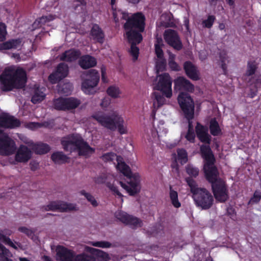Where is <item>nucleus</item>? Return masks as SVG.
Returning a JSON list of instances; mask_svg holds the SVG:
<instances>
[{"mask_svg": "<svg viewBox=\"0 0 261 261\" xmlns=\"http://www.w3.org/2000/svg\"><path fill=\"white\" fill-rule=\"evenodd\" d=\"M87 78L82 82V90L87 94H93L97 91L96 87L99 81V75L95 69L87 72Z\"/></svg>", "mask_w": 261, "mask_h": 261, "instance_id": "nucleus-8", "label": "nucleus"}, {"mask_svg": "<svg viewBox=\"0 0 261 261\" xmlns=\"http://www.w3.org/2000/svg\"><path fill=\"white\" fill-rule=\"evenodd\" d=\"M113 15L116 22H118L120 19L126 20L123 26L125 31L124 36L130 44L128 52L133 60L135 61L139 54V49L136 45L142 40V36L140 33L145 29V17L141 12L134 13L129 16L127 13L121 10H115L113 12Z\"/></svg>", "mask_w": 261, "mask_h": 261, "instance_id": "nucleus-1", "label": "nucleus"}, {"mask_svg": "<svg viewBox=\"0 0 261 261\" xmlns=\"http://www.w3.org/2000/svg\"><path fill=\"white\" fill-rule=\"evenodd\" d=\"M108 94L113 98H117L120 93L119 88L114 86H111L107 89Z\"/></svg>", "mask_w": 261, "mask_h": 261, "instance_id": "nucleus-45", "label": "nucleus"}, {"mask_svg": "<svg viewBox=\"0 0 261 261\" xmlns=\"http://www.w3.org/2000/svg\"><path fill=\"white\" fill-rule=\"evenodd\" d=\"M21 44L20 39H11L0 44V50L17 48L21 46Z\"/></svg>", "mask_w": 261, "mask_h": 261, "instance_id": "nucleus-27", "label": "nucleus"}, {"mask_svg": "<svg viewBox=\"0 0 261 261\" xmlns=\"http://www.w3.org/2000/svg\"><path fill=\"white\" fill-rule=\"evenodd\" d=\"M117 169L126 177V182L119 181L120 186L130 196H134L141 191L140 176L138 173L133 174L130 167L124 162L117 159Z\"/></svg>", "mask_w": 261, "mask_h": 261, "instance_id": "nucleus-3", "label": "nucleus"}, {"mask_svg": "<svg viewBox=\"0 0 261 261\" xmlns=\"http://www.w3.org/2000/svg\"><path fill=\"white\" fill-rule=\"evenodd\" d=\"M54 19V17L51 15H48V16H43L39 18L38 19L36 20L34 24H36L37 23V25L38 24H44L46 22L49 21L50 20H52Z\"/></svg>", "mask_w": 261, "mask_h": 261, "instance_id": "nucleus-46", "label": "nucleus"}, {"mask_svg": "<svg viewBox=\"0 0 261 261\" xmlns=\"http://www.w3.org/2000/svg\"><path fill=\"white\" fill-rule=\"evenodd\" d=\"M211 187L216 201L224 203L229 199L228 189L225 181L222 179L212 184Z\"/></svg>", "mask_w": 261, "mask_h": 261, "instance_id": "nucleus-9", "label": "nucleus"}, {"mask_svg": "<svg viewBox=\"0 0 261 261\" xmlns=\"http://www.w3.org/2000/svg\"><path fill=\"white\" fill-rule=\"evenodd\" d=\"M200 150L201 156L205 161L203 169L206 179L211 184L221 179L219 177L218 169L214 165L215 158L210 146L202 145L200 147Z\"/></svg>", "mask_w": 261, "mask_h": 261, "instance_id": "nucleus-7", "label": "nucleus"}, {"mask_svg": "<svg viewBox=\"0 0 261 261\" xmlns=\"http://www.w3.org/2000/svg\"><path fill=\"white\" fill-rule=\"evenodd\" d=\"M46 211H59L60 212H67L72 211H76V205L73 203H68L62 201H53L48 204L44 206Z\"/></svg>", "mask_w": 261, "mask_h": 261, "instance_id": "nucleus-12", "label": "nucleus"}, {"mask_svg": "<svg viewBox=\"0 0 261 261\" xmlns=\"http://www.w3.org/2000/svg\"><path fill=\"white\" fill-rule=\"evenodd\" d=\"M79 64L82 68L87 69L94 66L96 64V61L94 58L87 55L80 59Z\"/></svg>", "mask_w": 261, "mask_h": 261, "instance_id": "nucleus-25", "label": "nucleus"}, {"mask_svg": "<svg viewBox=\"0 0 261 261\" xmlns=\"http://www.w3.org/2000/svg\"><path fill=\"white\" fill-rule=\"evenodd\" d=\"M153 89L159 91L153 93V104L154 108L158 109L164 104L165 99L163 95L167 98H170L172 95L171 78L167 73L159 75L153 83Z\"/></svg>", "mask_w": 261, "mask_h": 261, "instance_id": "nucleus-4", "label": "nucleus"}, {"mask_svg": "<svg viewBox=\"0 0 261 261\" xmlns=\"http://www.w3.org/2000/svg\"><path fill=\"white\" fill-rule=\"evenodd\" d=\"M107 176L105 175H101L95 178V182L98 184H102L106 182Z\"/></svg>", "mask_w": 261, "mask_h": 261, "instance_id": "nucleus-56", "label": "nucleus"}, {"mask_svg": "<svg viewBox=\"0 0 261 261\" xmlns=\"http://www.w3.org/2000/svg\"><path fill=\"white\" fill-rule=\"evenodd\" d=\"M50 125V123L48 122H44L43 123L39 122H28L25 123L24 124V126L26 128H28L31 130H35L38 128H40L42 126H44L46 127H49Z\"/></svg>", "mask_w": 261, "mask_h": 261, "instance_id": "nucleus-36", "label": "nucleus"}, {"mask_svg": "<svg viewBox=\"0 0 261 261\" xmlns=\"http://www.w3.org/2000/svg\"><path fill=\"white\" fill-rule=\"evenodd\" d=\"M92 116L102 126L114 131L116 129V124L120 115H92Z\"/></svg>", "mask_w": 261, "mask_h": 261, "instance_id": "nucleus-14", "label": "nucleus"}, {"mask_svg": "<svg viewBox=\"0 0 261 261\" xmlns=\"http://www.w3.org/2000/svg\"><path fill=\"white\" fill-rule=\"evenodd\" d=\"M164 43L162 39L160 37H157L154 46H163Z\"/></svg>", "mask_w": 261, "mask_h": 261, "instance_id": "nucleus-61", "label": "nucleus"}, {"mask_svg": "<svg viewBox=\"0 0 261 261\" xmlns=\"http://www.w3.org/2000/svg\"><path fill=\"white\" fill-rule=\"evenodd\" d=\"M32 153L30 149L26 146H20L15 154V159L17 162L24 163L28 162L31 158Z\"/></svg>", "mask_w": 261, "mask_h": 261, "instance_id": "nucleus-21", "label": "nucleus"}, {"mask_svg": "<svg viewBox=\"0 0 261 261\" xmlns=\"http://www.w3.org/2000/svg\"><path fill=\"white\" fill-rule=\"evenodd\" d=\"M16 150L15 141L7 134H4L0 137V154L10 155Z\"/></svg>", "mask_w": 261, "mask_h": 261, "instance_id": "nucleus-10", "label": "nucleus"}, {"mask_svg": "<svg viewBox=\"0 0 261 261\" xmlns=\"http://www.w3.org/2000/svg\"><path fill=\"white\" fill-rule=\"evenodd\" d=\"M111 103V99L109 97L104 98L101 102L100 103V106L102 108H107Z\"/></svg>", "mask_w": 261, "mask_h": 261, "instance_id": "nucleus-58", "label": "nucleus"}, {"mask_svg": "<svg viewBox=\"0 0 261 261\" xmlns=\"http://www.w3.org/2000/svg\"><path fill=\"white\" fill-rule=\"evenodd\" d=\"M81 54L80 51L75 49H69L65 51L60 56V60L66 62H72L76 60Z\"/></svg>", "mask_w": 261, "mask_h": 261, "instance_id": "nucleus-23", "label": "nucleus"}, {"mask_svg": "<svg viewBox=\"0 0 261 261\" xmlns=\"http://www.w3.org/2000/svg\"><path fill=\"white\" fill-rule=\"evenodd\" d=\"M42 89L37 88L34 90V93L32 97L31 101L34 103H37L42 101L45 97V94Z\"/></svg>", "mask_w": 261, "mask_h": 261, "instance_id": "nucleus-34", "label": "nucleus"}, {"mask_svg": "<svg viewBox=\"0 0 261 261\" xmlns=\"http://www.w3.org/2000/svg\"><path fill=\"white\" fill-rule=\"evenodd\" d=\"M0 256L1 258L7 257H11L12 256L10 251L7 249L4 245H2L0 247Z\"/></svg>", "mask_w": 261, "mask_h": 261, "instance_id": "nucleus-51", "label": "nucleus"}, {"mask_svg": "<svg viewBox=\"0 0 261 261\" xmlns=\"http://www.w3.org/2000/svg\"><path fill=\"white\" fill-rule=\"evenodd\" d=\"M123 123L124 120L122 117L120 116L118 120H117L116 125V129H118V131L121 135L127 133L126 127L124 126Z\"/></svg>", "mask_w": 261, "mask_h": 261, "instance_id": "nucleus-41", "label": "nucleus"}, {"mask_svg": "<svg viewBox=\"0 0 261 261\" xmlns=\"http://www.w3.org/2000/svg\"><path fill=\"white\" fill-rule=\"evenodd\" d=\"M51 159L55 163L62 164L67 163L69 158L62 152L57 151L52 154Z\"/></svg>", "mask_w": 261, "mask_h": 261, "instance_id": "nucleus-28", "label": "nucleus"}, {"mask_svg": "<svg viewBox=\"0 0 261 261\" xmlns=\"http://www.w3.org/2000/svg\"><path fill=\"white\" fill-rule=\"evenodd\" d=\"M164 38L165 41L174 49L178 50L181 49L182 43L176 31L172 29L166 30L164 33Z\"/></svg>", "mask_w": 261, "mask_h": 261, "instance_id": "nucleus-15", "label": "nucleus"}, {"mask_svg": "<svg viewBox=\"0 0 261 261\" xmlns=\"http://www.w3.org/2000/svg\"><path fill=\"white\" fill-rule=\"evenodd\" d=\"M261 199V192L256 190L253 196L251 198L249 203H257L259 202Z\"/></svg>", "mask_w": 261, "mask_h": 261, "instance_id": "nucleus-50", "label": "nucleus"}, {"mask_svg": "<svg viewBox=\"0 0 261 261\" xmlns=\"http://www.w3.org/2000/svg\"><path fill=\"white\" fill-rule=\"evenodd\" d=\"M12 232L11 230L5 229L4 230H0V241L3 242L6 245H8L15 250L17 249V247L14 244L11 240L6 235L10 236Z\"/></svg>", "mask_w": 261, "mask_h": 261, "instance_id": "nucleus-26", "label": "nucleus"}, {"mask_svg": "<svg viewBox=\"0 0 261 261\" xmlns=\"http://www.w3.org/2000/svg\"><path fill=\"white\" fill-rule=\"evenodd\" d=\"M169 196L171 203L174 207L179 208L181 206V203L178 198V193L176 191L173 190L171 186L170 187Z\"/></svg>", "mask_w": 261, "mask_h": 261, "instance_id": "nucleus-35", "label": "nucleus"}, {"mask_svg": "<svg viewBox=\"0 0 261 261\" xmlns=\"http://www.w3.org/2000/svg\"><path fill=\"white\" fill-rule=\"evenodd\" d=\"M20 122L12 115H0V126L4 128H14L19 127Z\"/></svg>", "mask_w": 261, "mask_h": 261, "instance_id": "nucleus-20", "label": "nucleus"}, {"mask_svg": "<svg viewBox=\"0 0 261 261\" xmlns=\"http://www.w3.org/2000/svg\"><path fill=\"white\" fill-rule=\"evenodd\" d=\"M187 173L190 176V177H196L199 172L198 168L192 165L188 164L186 167Z\"/></svg>", "mask_w": 261, "mask_h": 261, "instance_id": "nucleus-38", "label": "nucleus"}, {"mask_svg": "<svg viewBox=\"0 0 261 261\" xmlns=\"http://www.w3.org/2000/svg\"><path fill=\"white\" fill-rule=\"evenodd\" d=\"M115 217L119 221L125 225H129L133 228L137 227H141L142 225V221L139 218L129 215L123 211H118L115 214Z\"/></svg>", "mask_w": 261, "mask_h": 261, "instance_id": "nucleus-13", "label": "nucleus"}, {"mask_svg": "<svg viewBox=\"0 0 261 261\" xmlns=\"http://www.w3.org/2000/svg\"><path fill=\"white\" fill-rule=\"evenodd\" d=\"M18 230L28 236H31L33 234V231L29 228L24 226H21L18 228Z\"/></svg>", "mask_w": 261, "mask_h": 261, "instance_id": "nucleus-55", "label": "nucleus"}, {"mask_svg": "<svg viewBox=\"0 0 261 261\" xmlns=\"http://www.w3.org/2000/svg\"><path fill=\"white\" fill-rule=\"evenodd\" d=\"M257 68V65L255 62H249L247 65V69L246 73V75L248 76H250L254 74Z\"/></svg>", "mask_w": 261, "mask_h": 261, "instance_id": "nucleus-42", "label": "nucleus"}, {"mask_svg": "<svg viewBox=\"0 0 261 261\" xmlns=\"http://www.w3.org/2000/svg\"><path fill=\"white\" fill-rule=\"evenodd\" d=\"M75 252L63 246H58L56 249V258L58 261H73Z\"/></svg>", "mask_w": 261, "mask_h": 261, "instance_id": "nucleus-16", "label": "nucleus"}, {"mask_svg": "<svg viewBox=\"0 0 261 261\" xmlns=\"http://www.w3.org/2000/svg\"><path fill=\"white\" fill-rule=\"evenodd\" d=\"M174 90L176 91H185L188 92H193L194 90V86L184 76H179L174 80Z\"/></svg>", "mask_w": 261, "mask_h": 261, "instance_id": "nucleus-17", "label": "nucleus"}, {"mask_svg": "<svg viewBox=\"0 0 261 261\" xmlns=\"http://www.w3.org/2000/svg\"><path fill=\"white\" fill-rule=\"evenodd\" d=\"M32 149L36 154H43L48 152L50 148L48 144L41 143L34 144L32 146Z\"/></svg>", "mask_w": 261, "mask_h": 261, "instance_id": "nucleus-29", "label": "nucleus"}, {"mask_svg": "<svg viewBox=\"0 0 261 261\" xmlns=\"http://www.w3.org/2000/svg\"><path fill=\"white\" fill-rule=\"evenodd\" d=\"M178 160L180 161L181 164L186 163L188 161V154L186 150L184 149H178L177 151Z\"/></svg>", "mask_w": 261, "mask_h": 261, "instance_id": "nucleus-40", "label": "nucleus"}, {"mask_svg": "<svg viewBox=\"0 0 261 261\" xmlns=\"http://www.w3.org/2000/svg\"><path fill=\"white\" fill-rule=\"evenodd\" d=\"M115 156V154L112 152L106 153L102 155V159L106 161H112Z\"/></svg>", "mask_w": 261, "mask_h": 261, "instance_id": "nucleus-59", "label": "nucleus"}, {"mask_svg": "<svg viewBox=\"0 0 261 261\" xmlns=\"http://www.w3.org/2000/svg\"><path fill=\"white\" fill-rule=\"evenodd\" d=\"M168 53L169 54V61H174L175 56L169 51H168Z\"/></svg>", "mask_w": 261, "mask_h": 261, "instance_id": "nucleus-63", "label": "nucleus"}, {"mask_svg": "<svg viewBox=\"0 0 261 261\" xmlns=\"http://www.w3.org/2000/svg\"><path fill=\"white\" fill-rule=\"evenodd\" d=\"M80 193L81 195H84L94 207L98 205L97 201L91 194L87 193L85 190H82Z\"/></svg>", "mask_w": 261, "mask_h": 261, "instance_id": "nucleus-44", "label": "nucleus"}, {"mask_svg": "<svg viewBox=\"0 0 261 261\" xmlns=\"http://www.w3.org/2000/svg\"><path fill=\"white\" fill-rule=\"evenodd\" d=\"M31 169L32 171H35L36 170L39 166V164L37 162H31L30 164Z\"/></svg>", "mask_w": 261, "mask_h": 261, "instance_id": "nucleus-62", "label": "nucleus"}, {"mask_svg": "<svg viewBox=\"0 0 261 261\" xmlns=\"http://www.w3.org/2000/svg\"><path fill=\"white\" fill-rule=\"evenodd\" d=\"M186 181L190 188L192 198L195 205L206 210L210 209L214 204V197L211 193L206 189L199 188L196 181L190 177H187Z\"/></svg>", "mask_w": 261, "mask_h": 261, "instance_id": "nucleus-6", "label": "nucleus"}, {"mask_svg": "<svg viewBox=\"0 0 261 261\" xmlns=\"http://www.w3.org/2000/svg\"><path fill=\"white\" fill-rule=\"evenodd\" d=\"M88 250L91 253L95 255L101 261H109L110 257L108 253L99 249L88 248Z\"/></svg>", "mask_w": 261, "mask_h": 261, "instance_id": "nucleus-30", "label": "nucleus"}, {"mask_svg": "<svg viewBox=\"0 0 261 261\" xmlns=\"http://www.w3.org/2000/svg\"><path fill=\"white\" fill-rule=\"evenodd\" d=\"M149 119H150V120L152 121V123L153 127L154 128H155V123H154V121L155 120V115H150Z\"/></svg>", "mask_w": 261, "mask_h": 261, "instance_id": "nucleus-64", "label": "nucleus"}, {"mask_svg": "<svg viewBox=\"0 0 261 261\" xmlns=\"http://www.w3.org/2000/svg\"><path fill=\"white\" fill-rule=\"evenodd\" d=\"M195 131L198 139L202 143L208 144L209 146L211 142V136L208 133V129L205 126L197 123Z\"/></svg>", "mask_w": 261, "mask_h": 261, "instance_id": "nucleus-19", "label": "nucleus"}, {"mask_svg": "<svg viewBox=\"0 0 261 261\" xmlns=\"http://www.w3.org/2000/svg\"><path fill=\"white\" fill-rule=\"evenodd\" d=\"M185 138L190 142L194 143L195 139V133L192 132L191 130L188 131Z\"/></svg>", "mask_w": 261, "mask_h": 261, "instance_id": "nucleus-54", "label": "nucleus"}, {"mask_svg": "<svg viewBox=\"0 0 261 261\" xmlns=\"http://www.w3.org/2000/svg\"><path fill=\"white\" fill-rule=\"evenodd\" d=\"M184 69L186 75L191 80H199V72L197 67L190 61H186L184 64Z\"/></svg>", "mask_w": 261, "mask_h": 261, "instance_id": "nucleus-22", "label": "nucleus"}, {"mask_svg": "<svg viewBox=\"0 0 261 261\" xmlns=\"http://www.w3.org/2000/svg\"><path fill=\"white\" fill-rule=\"evenodd\" d=\"M107 187H108L110 190L114 193V194L117 195L119 197L122 198L123 195L119 191L118 187L114 184H111L110 182H107Z\"/></svg>", "mask_w": 261, "mask_h": 261, "instance_id": "nucleus-48", "label": "nucleus"}, {"mask_svg": "<svg viewBox=\"0 0 261 261\" xmlns=\"http://www.w3.org/2000/svg\"><path fill=\"white\" fill-rule=\"evenodd\" d=\"M72 88V85L69 83H61L57 86L58 92L61 94H69Z\"/></svg>", "mask_w": 261, "mask_h": 261, "instance_id": "nucleus-33", "label": "nucleus"}, {"mask_svg": "<svg viewBox=\"0 0 261 261\" xmlns=\"http://www.w3.org/2000/svg\"><path fill=\"white\" fill-rule=\"evenodd\" d=\"M6 25L4 23H0V41H3L6 39Z\"/></svg>", "mask_w": 261, "mask_h": 261, "instance_id": "nucleus-53", "label": "nucleus"}, {"mask_svg": "<svg viewBox=\"0 0 261 261\" xmlns=\"http://www.w3.org/2000/svg\"><path fill=\"white\" fill-rule=\"evenodd\" d=\"M61 144L65 151H77L80 156H88L95 152V149L79 134H71L62 139Z\"/></svg>", "mask_w": 261, "mask_h": 261, "instance_id": "nucleus-5", "label": "nucleus"}, {"mask_svg": "<svg viewBox=\"0 0 261 261\" xmlns=\"http://www.w3.org/2000/svg\"><path fill=\"white\" fill-rule=\"evenodd\" d=\"M166 66V61L164 58H162V59H159L156 62V73H158L160 71H163Z\"/></svg>", "mask_w": 261, "mask_h": 261, "instance_id": "nucleus-47", "label": "nucleus"}, {"mask_svg": "<svg viewBox=\"0 0 261 261\" xmlns=\"http://www.w3.org/2000/svg\"><path fill=\"white\" fill-rule=\"evenodd\" d=\"M66 106L65 111H71L76 108L81 103L80 100L73 98H66Z\"/></svg>", "mask_w": 261, "mask_h": 261, "instance_id": "nucleus-31", "label": "nucleus"}, {"mask_svg": "<svg viewBox=\"0 0 261 261\" xmlns=\"http://www.w3.org/2000/svg\"><path fill=\"white\" fill-rule=\"evenodd\" d=\"M177 100L185 114H194V101L187 92H180L178 95Z\"/></svg>", "mask_w": 261, "mask_h": 261, "instance_id": "nucleus-11", "label": "nucleus"}, {"mask_svg": "<svg viewBox=\"0 0 261 261\" xmlns=\"http://www.w3.org/2000/svg\"><path fill=\"white\" fill-rule=\"evenodd\" d=\"M73 261H95V258L85 253L78 254L75 253Z\"/></svg>", "mask_w": 261, "mask_h": 261, "instance_id": "nucleus-37", "label": "nucleus"}, {"mask_svg": "<svg viewBox=\"0 0 261 261\" xmlns=\"http://www.w3.org/2000/svg\"><path fill=\"white\" fill-rule=\"evenodd\" d=\"M215 19V17L214 16L210 15L208 16L207 19L203 21V24L205 27L210 28L212 26Z\"/></svg>", "mask_w": 261, "mask_h": 261, "instance_id": "nucleus-52", "label": "nucleus"}, {"mask_svg": "<svg viewBox=\"0 0 261 261\" xmlns=\"http://www.w3.org/2000/svg\"><path fill=\"white\" fill-rule=\"evenodd\" d=\"M210 130L211 135L214 136H217L221 133L219 124L215 118L210 121Z\"/></svg>", "mask_w": 261, "mask_h": 261, "instance_id": "nucleus-32", "label": "nucleus"}, {"mask_svg": "<svg viewBox=\"0 0 261 261\" xmlns=\"http://www.w3.org/2000/svg\"><path fill=\"white\" fill-rule=\"evenodd\" d=\"M250 85L256 88L261 87V74H255L250 80Z\"/></svg>", "mask_w": 261, "mask_h": 261, "instance_id": "nucleus-43", "label": "nucleus"}, {"mask_svg": "<svg viewBox=\"0 0 261 261\" xmlns=\"http://www.w3.org/2000/svg\"><path fill=\"white\" fill-rule=\"evenodd\" d=\"M169 65L170 67L173 70L179 71L180 69V67L175 62V61H169Z\"/></svg>", "mask_w": 261, "mask_h": 261, "instance_id": "nucleus-60", "label": "nucleus"}, {"mask_svg": "<svg viewBox=\"0 0 261 261\" xmlns=\"http://www.w3.org/2000/svg\"><path fill=\"white\" fill-rule=\"evenodd\" d=\"M66 98H59L54 101V107L58 110L65 111L66 106Z\"/></svg>", "mask_w": 261, "mask_h": 261, "instance_id": "nucleus-39", "label": "nucleus"}, {"mask_svg": "<svg viewBox=\"0 0 261 261\" xmlns=\"http://www.w3.org/2000/svg\"><path fill=\"white\" fill-rule=\"evenodd\" d=\"M68 72V66L64 63H60L57 67L56 71L50 74L48 79L52 83H56L66 77Z\"/></svg>", "mask_w": 261, "mask_h": 261, "instance_id": "nucleus-18", "label": "nucleus"}, {"mask_svg": "<svg viewBox=\"0 0 261 261\" xmlns=\"http://www.w3.org/2000/svg\"><path fill=\"white\" fill-rule=\"evenodd\" d=\"M93 245L100 248H107L111 247L112 244L108 241H101L94 242Z\"/></svg>", "mask_w": 261, "mask_h": 261, "instance_id": "nucleus-49", "label": "nucleus"}, {"mask_svg": "<svg viewBox=\"0 0 261 261\" xmlns=\"http://www.w3.org/2000/svg\"><path fill=\"white\" fill-rule=\"evenodd\" d=\"M163 46H155V52L157 57L162 59L163 58L164 54L162 50Z\"/></svg>", "mask_w": 261, "mask_h": 261, "instance_id": "nucleus-57", "label": "nucleus"}, {"mask_svg": "<svg viewBox=\"0 0 261 261\" xmlns=\"http://www.w3.org/2000/svg\"><path fill=\"white\" fill-rule=\"evenodd\" d=\"M90 35L94 40L102 43L104 41L105 34L102 30L97 24H94L91 29Z\"/></svg>", "mask_w": 261, "mask_h": 261, "instance_id": "nucleus-24", "label": "nucleus"}, {"mask_svg": "<svg viewBox=\"0 0 261 261\" xmlns=\"http://www.w3.org/2000/svg\"><path fill=\"white\" fill-rule=\"evenodd\" d=\"M26 74L21 68L15 67L6 68L0 75L1 88L4 91H10L13 88H22L26 83Z\"/></svg>", "mask_w": 261, "mask_h": 261, "instance_id": "nucleus-2", "label": "nucleus"}]
</instances>
